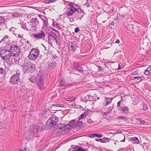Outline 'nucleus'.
<instances>
[{
    "label": "nucleus",
    "instance_id": "obj_1",
    "mask_svg": "<svg viewBox=\"0 0 151 151\" xmlns=\"http://www.w3.org/2000/svg\"><path fill=\"white\" fill-rule=\"evenodd\" d=\"M13 53L8 50L2 49L0 50V56L3 60H9Z\"/></svg>",
    "mask_w": 151,
    "mask_h": 151
},
{
    "label": "nucleus",
    "instance_id": "obj_2",
    "mask_svg": "<svg viewBox=\"0 0 151 151\" xmlns=\"http://www.w3.org/2000/svg\"><path fill=\"white\" fill-rule=\"evenodd\" d=\"M36 83L37 86L40 90H43L44 88V78L40 75H38L37 76Z\"/></svg>",
    "mask_w": 151,
    "mask_h": 151
},
{
    "label": "nucleus",
    "instance_id": "obj_3",
    "mask_svg": "<svg viewBox=\"0 0 151 151\" xmlns=\"http://www.w3.org/2000/svg\"><path fill=\"white\" fill-rule=\"evenodd\" d=\"M39 54V51L37 49L35 48L32 49L29 52L28 56V58L31 60H35L37 59Z\"/></svg>",
    "mask_w": 151,
    "mask_h": 151
},
{
    "label": "nucleus",
    "instance_id": "obj_4",
    "mask_svg": "<svg viewBox=\"0 0 151 151\" xmlns=\"http://www.w3.org/2000/svg\"><path fill=\"white\" fill-rule=\"evenodd\" d=\"M24 73H29L32 71L33 69L35 68V65L30 62L25 63L23 65Z\"/></svg>",
    "mask_w": 151,
    "mask_h": 151
},
{
    "label": "nucleus",
    "instance_id": "obj_5",
    "mask_svg": "<svg viewBox=\"0 0 151 151\" xmlns=\"http://www.w3.org/2000/svg\"><path fill=\"white\" fill-rule=\"evenodd\" d=\"M59 120V118L56 117H52L49 119L47 122V126H49L50 127H53L56 124L57 122Z\"/></svg>",
    "mask_w": 151,
    "mask_h": 151
},
{
    "label": "nucleus",
    "instance_id": "obj_6",
    "mask_svg": "<svg viewBox=\"0 0 151 151\" xmlns=\"http://www.w3.org/2000/svg\"><path fill=\"white\" fill-rule=\"evenodd\" d=\"M68 45L69 50L73 52H75L78 47L75 42H68Z\"/></svg>",
    "mask_w": 151,
    "mask_h": 151
},
{
    "label": "nucleus",
    "instance_id": "obj_7",
    "mask_svg": "<svg viewBox=\"0 0 151 151\" xmlns=\"http://www.w3.org/2000/svg\"><path fill=\"white\" fill-rule=\"evenodd\" d=\"M19 59V55L16 54V53H13L9 60L11 61L12 64H14L18 63Z\"/></svg>",
    "mask_w": 151,
    "mask_h": 151
},
{
    "label": "nucleus",
    "instance_id": "obj_8",
    "mask_svg": "<svg viewBox=\"0 0 151 151\" xmlns=\"http://www.w3.org/2000/svg\"><path fill=\"white\" fill-rule=\"evenodd\" d=\"M19 74L17 73L13 75L10 78V83L12 84H17L19 81Z\"/></svg>",
    "mask_w": 151,
    "mask_h": 151
},
{
    "label": "nucleus",
    "instance_id": "obj_9",
    "mask_svg": "<svg viewBox=\"0 0 151 151\" xmlns=\"http://www.w3.org/2000/svg\"><path fill=\"white\" fill-rule=\"evenodd\" d=\"M46 35L45 32L42 31H40L39 32L34 35V38L36 39L44 40Z\"/></svg>",
    "mask_w": 151,
    "mask_h": 151
},
{
    "label": "nucleus",
    "instance_id": "obj_10",
    "mask_svg": "<svg viewBox=\"0 0 151 151\" xmlns=\"http://www.w3.org/2000/svg\"><path fill=\"white\" fill-rule=\"evenodd\" d=\"M9 36L7 35H5L1 41L0 43L3 45V46H5L4 45H7L9 44Z\"/></svg>",
    "mask_w": 151,
    "mask_h": 151
},
{
    "label": "nucleus",
    "instance_id": "obj_11",
    "mask_svg": "<svg viewBox=\"0 0 151 151\" xmlns=\"http://www.w3.org/2000/svg\"><path fill=\"white\" fill-rule=\"evenodd\" d=\"M122 101H119L117 103V108L120 111L124 112H126L128 111V108L127 107L124 106H121L120 104Z\"/></svg>",
    "mask_w": 151,
    "mask_h": 151
},
{
    "label": "nucleus",
    "instance_id": "obj_12",
    "mask_svg": "<svg viewBox=\"0 0 151 151\" xmlns=\"http://www.w3.org/2000/svg\"><path fill=\"white\" fill-rule=\"evenodd\" d=\"M32 25V23L31 22V20L30 22H28L26 23L25 22H23L22 24V27L27 30H29Z\"/></svg>",
    "mask_w": 151,
    "mask_h": 151
},
{
    "label": "nucleus",
    "instance_id": "obj_13",
    "mask_svg": "<svg viewBox=\"0 0 151 151\" xmlns=\"http://www.w3.org/2000/svg\"><path fill=\"white\" fill-rule=\"evenodd\" d=\"M37 19H31V22L32 23V25L30 29H29V30H31L35 31L37 30V28L36 26L38 24V21Z\"/></svg>",
    "mask_w": 151,
    "mask_h": 151
},
{
    "label": "nucleus",
    "instance_id": "obj_14",
    "mask_svg": "<svg viewBox=\"0 0 151 151\" xmlns=\"http://www.w3.org/2000/svg\"><path fill=\"white\" fill-rule=\"evenodd\" d=\"M77 11L76 8H68L65 12L66 14L68 16H71L75 12Z\"/></svg>",
    "mask_w": 151,
    "mask_h": 151
},
{
    "label": "nucleus",
    "instance_id": "obj_15",
    "mask_svg": "<svg viewBox=\"0 0 151 151\" xmlns=\"http://www.w3.org/2000/svg\"><path fill=\"white\" fill-rule=\"evenodd\" d=\"M10 50L11 51L17 53L16 54H19L20 52V49L19 47L17 46H12L10 48Z\"/></svg>",
    "mask_w": 151,
    "mask_h": 151
},
{
    "label": "nucleus",
    "instance_id": "obj_16",
    "mask_svg": "<svg viewBox=\"0 0 151 151\" xmlns=\"http://www.w3.org/2000/svg\"><path fill=\"white\" fill-rule=\"evenodd\" d=\"M113 99L112 98H105L104 101L106 103H105L104 102L103 103L104 106H106L110 104Z\"/></svg>",
    "mask_w": 151,
    "mask_h": 151
},
{
    "label": "nucleus",
    "instance_id": "obj_17",
    "mask_svg": "<svg viewBox=\"0 0 151 151\" xmlns=\"http://www.w3.org/2000/svg\"><path fill=\"white\" fill-rule=\"evenodd\" d=\"M48 40L50 42H57V40L56 39L55 37L52 35H49Z\"/></svg>",
    "mask_w": 151,
    "mask_h": 151
},
{
    "label": "nucleus",
    "instance_id": "obj_18",
    "mask_svg": "<svg viewBox=\"0 0 151 151\" xmlns=\"http://www.w3.org/2000/svg\"><path fill=\"white\" fill-rule=\"evenodd\" d=\"M130 140L132 141V142L134 144H138L139 143V140L137 137H135L131 138Z\"/></svg>",
    "mask_w": 151,
    "mask_h": 151
},
{
    "label": "nucleus",
    "instance_id": "obj_19",
    "mask_svg": "<svg viewBox=\"0 0 151 151\" xmlns=\"http://www.w3.org/2000/svg\"><path fill=\"white\" fill-rule=\"evenodd\" d=\"M52 25L53 27H54L58 30L60 29H61L60 26V24L57 23L56 22H53Z\"/></svg>",
    "mask_w": 151,
    "mask_h": 151
},
{
    "label": "nucleus",
    "instance_id": "obj_20",
    "mask_svg": "<svg viewBox=\"0 0 151 151\" xmlns=\"http://www.w3.org/2000/svg\"><path fill=\"white\" fill-rule=\"evenodd\" d=\"M41 128L40 127H35L32 130L33 132L34 133H37L39 132Z\"/></svg>",
    "mask_w": 151,
    "mask_h": 151
},
{
    "label": "nucleus",
    "instance_id": "obj_21",
    "mask_svg": "<svg viewBox=\"0 0 151 151\" xmlns=\"http://www.w3.org/2000/svg\"><path fill=\"white\" fill-rule=\"evenodd\" d=\"M133 80L137 83L140 82L142 80L140 77H134Z\"/></svg>",
    "mask_w": 151,
    "mask_h": 151
},
{
    "label": "nucleus",
    "instance_id": "obj_22",
    "mask_svg": "<svg viewBox=\"0 0 151 151\" xmlns=\"http://www.w3.org/2000/svg\"><path fill=\"white\" fill-rule=\"evenodd\" d=\"M151 72V67H148L146 70H145V74L146 75H148Z\"/></svg>",
    "mask_w": 151,
    "mask_h": 151
},
{
    "label": "nucleus",
    "instance_id": "obj_23",
    "mask_svg": "<svg viewBox=\"0 0 151 151\" xmlns=\"http://www.w3.org/2000/svg\"><path fill=\"white\" fill-rule=\"evenodd\" d=\"M88 112H85L81 115L78 117V120H80L83 118H85Z\"/></svg>",
    "mask_w": 151,
    "mask_h": 151
},
{
    "label": "nucleus",
    "instance_id": "obj_24",
    "mask_svg": "<svg viewBox=\"0 0 151 151\" xmlns=\"http://www.w3.org/2000/svg\"><path fill=\"white\" fill-rule=\"evenodd\" d=\"M85 14L84 12L77 13L78 17L79 19H82Z\"/></svg>",
    "mask_w": 151,
    "mask_h": 151
},
{
    "label": "nucleus",
    "instance_id": "obj_25",
    "mask_svg": "<svg viewBox=\"0 0 151 151\" xmlns=\"http://www.w3.org/2000/svg\"><path fill=\"white\" fill-rule=\"evenodd\" d=\"M19 15V14L17 12H14L12 13V17L13 18H17V17Z\"/></svg>",
    "mask_w": 151,
    "mask_h": 151
},
{
    "label": "nucleus",
    "instance_id": "obj_26",
    "mask_svg": "<svg viewBox=\"0 0 151 151\" xmlns=\"http://www.w3.org/2000/svg\"><path fill=\"white\" fill-rule=\"evenodd\" d=\"M16 29L13 27H12L11 28L9 29V31L11 32H12V33L15 35L16 36H17V35L15 34L16 33Z\"/></svg>",
    "mask_w": 151,
    "mask_h": 151
},
{
    "label": "nucleus",
    "instance_id": "obj_27",
    "mask_svg": "<svg viewBox=\"0 0 151 151\" xmlns=\"http://www.w3.org/2000/svg\"><path fill=\"white\" fill-rule=\"evenodd\" d=\"M43 26L45 27H47L48 25L47 19H43Z\"/></svg>",
    "mask_w": 151,
    "mask_h": 151
},
{
    "label": "nucleus",
    "instance_id": "obj_28",
    "mask_svg": "<svg viewBox=\"0 0 151 151\" xmlns=\"http://www.w3.org/2000/svg\"><path fill=\"white\" fill-rule=\"evenodd\" d=\"M5 24L4 19H0V27L4 25Z\"/></svg>",
    "mask_w": 151,
    "mask_h": 151
},
{
    "label": "nucleus",
    "instance_id": "obj_29",
    "mask_svg": "<svg viewBox=\"0 0 151 151\" xmlns=\"http://www.w3.org/2000/svg\"><path fill=\"white\" fill-rule=\"evenodd\" d=\"M117 118L118 119H119V120H124V121H126L127 120V119L125 118L124 117L121 116V117H117Z\"/></svg>",
    "mask_w": 151,
    "mask_h": 151
},
{
    "label": "nucleus",
    "instance_id": "obj_30",
    "mask_svg": "<svg viewBox=\"0 0 151 151\" xmlns=\"http://www.w3.org/2000/svg\"><path fill=\"white\" fill-rule=\"evenodd\" d=\"M73 4V3H68V4L70 6V7L69 8H75Z\"/></svg>",
    "mask_w": 151,
    "mask_h": 151
},
{
    "label": "nucleus",
    "instance_id": "obj_31",
    "mask_svg": "<svg viewBox=\"0 0 151 151\" xmlns=\"http://www.w3.org/2000/svg\"><path fill=\"white\" fill-rule=\"evenodd\" d=\"M120 136L121 137L124 138V139L123 140L121 141L120 142H125V136L123 134H121L120 135Z\"/></svg>",
    "mask_w": 151,
    "mask_h": 151
},
{
    "label": "nucleus",
    "instance_id": "obj_32",
    "mask_svg": "<svg viewBox=\"0 0 151 151\" xmlns=\"http://www.w3.org/2000/svg\"><path fill=\"white\" fill-rule=\"evenodd\" d=\"M148 108V106L147 104H143V109L144 110H146Z\"/></svg>",
    "mask_w": 151,
    "mask_h": 151
},
{
    "label": "nucleus",
    "instance_id": "obj_33",
    "mask_svg": "<svg viewBox=\"0 0 151 151\" xmlns=\"http://www.w3.org/2000/svg\"><path fill=\"white\" fill-rule=\"evenodd\" d=\"M113 109V106H111L109 107V108L108 109V111L110 113L111 112V111Z\"/></svg>",
    "mask_w": 151,
    "mask_h": 151
},
{
    "label": "nucleus",
    "instance_id": "obj_34",
    "mask_svg": "<svg viewBox=\"0 0 151 151\" xmlns=\"http://www.w3.org/2000/svg\"><path fill=\"white\" fill-rule=\"evenodd\" d=\"M88 137L91 138H94L96 137V133L90 134L88 136Z\"/></svg>",
    "mask_w": 151,
    "mask_h": 151
},
{
    "label": "nucleus",
    "instance_id": "obj_35",
    "mask_svg": "<svg viewBox=\"0 0 151 151\" xmlns=\"http://www.w3.org/2000/svg\"><path fill=\"white\" fill-rule=\"evenodd\" d=\"M96 137L99 138H101L102 137V135L101 134H96Z\"/></svg>",
    "mask_w": 151,
    "mask_h": 151
},
{
    "label": "nucleus",
    "instance_id": "obj_36",
    "mask_svg": "<svg viewBox=\"0 0 151 151\" xmlns=\"http://www.w3.org/2000/svg\"><path fill=\"white\" fill-rule=\"evenodd\" d=\"M84 5L86 6V7H89L90 6V4L88 1H86L85 4H84Z\"/></svg>",
    "mask_w": 151,
    "mask_h": 151
},
{
    "label": "nucleus",
    "instance_id": "obj_37",
    "mask_svg": "<svg viewBox=\"0 0 151 151\" xmlns=\"http://www.w3.org/2000/svg\"><path fill=\"white\" fill-rule=\"evenodd\" d=\"M32 17V16L31 15H29V16H28L27 17L28 18V19L29 18H31V19H37L36 17H35V18Z\"/></svg>",
    "mask_w": 151,
    "mask_h": 151
},
{
    "label": "nucleus",
    "instance_id": "obj_38",
    "mask_svg": "<svg viewBox=\"0 0 151 151\" xmlns=\"http://www.w3.org/2000/svg\"><path fill=\"white\" fill-rule=\"evenodd\" d=\"M29 80L32 83H34L35 82V79L34 78H32L29 79Z\"/></svg>",
    "mask_w": 151,
    "mask_h": 151
},
{
    "label": "nucleus",
    "instance_id": "obj_39",
    "mask_svg": "<svg viewBox=\"0 0 151 151\" xmlns=\"http://www.w3.org/2000/svg\"><path fill=\"white\" fill-rule=\"evenodd\" d=\"M79 31V29L78 27L76 28L75 29V32L76 33H77V32H78Z\"/></svg>",
    "mask_w": 151,
    "mask_h": 151
},
{
    "label": "nucleus",
    "instance_id": "obj_40",
    "mask_svg": "<svg viewBox=\"0 0 151 151\" xmlns=\"http://www.w3.org/2000/svg\"><path fill=\"white\" fill-rule=\"evenodd\" d=\"M44 3L45 4H47L50 3V0H46L44 1Z\"/></svg>",
    "mask_w": 151,
    "mask_h": 151
},
{
    "label": "nucleus",
    "instance_id": "obj_41",
    "mask_svg": "<svg viewBox=\"0 0 151 151\" xmlns=\"http://www.w3.org/2000/svg\"><path fill=\"white\" fill-rule=\"evenodd\" d=\"M59 105V104H55V105L54 106H59V107H63V105L62 104V105L60 104V106Z\"/></svg>",
    "mask_w": 151,
    "mask_h": 151
},
{
    "label": "nucleus",
    "instance_id": "obj_42",
    "mask_svg": "<svg viewBox=\"0 0 151 151\" xmlns=\"http://www.w3.org/2000/svg\"><path fill=\"white\" fill-rule=\"evenodd\" d=\"M70 101H74L75 99V97H71L70 98Z\"/></svg>",
    "mask_w": 151,
    "mask_h": 151
},
{
    "label": "nucleus",
    "instance_id": "obj_43",
    "mask_svg": "<svg viewBox=\"0 0 151 151\" xmlns=\"http://www.w3.org/2000/svg\"><path fill=\"white\" fill-rule=\"evenodd\" d=\"M4 71V69L1 67H0V73H2Z\"/></svg>",
    "mask_w": 151,
    "mask_h": 151
},
{
    "label": "nucleus",
    "instance_id": "obj_44",
    "mask_svg": "<svg viewBox=\"0 0 151 151\" xmlns=\"http://www.w3.org/2000/svg\"><path fill=\"white\" fill-rule=\"evenodd\" d=\"M96 141H100L101 142H104L103 139H96Z\"/></svg>",
    "mask_w": 151,
    "mask_h": 151
},
{
    "label": "nucleus",
    "instance_id": "obj_45",
    "mask_svg": "<svg viewBox=\"0 0 151 151\" xmlns=\"http://www.w3.org/2000/svg\"><path fill=\"white\" fill-rule=\"evenodd\" d=\"M17 35H18V36L20 38H22L23 37V35H18L17 34H16Z\"/></svg>",
    "mask_w": 151,
    "mask_h": 151
},
{
    "label": "nucleus",
    "instance_id": "obj_46",
    "mask_svg": "<svg viewBox=\"0 0 151 151\" xmlns=\"http://www.w3.org/2000/svg\"><path fill=\"white\" fill-rule=\"evenodd\" d=\"M77 11H78V13H80L81 12H83L82 11V10L81 9H78V10H77Z\"/></svg>",
    "mask_w": 151,
    "mask_h": 151
},
{
    "label": "nucleus",
    "instance_id": "obj_47",
    "mask_svg": "<svg viewBox=\"0 0 151 151\" xmlns=\"http://www.w3.org/2000/svg\"><path fill=\"white\" fill-rule=\"evenodd\" d=\"M56 1H57V0H50V3L54 2Z\"/></svg>",
    "mask_w": 151,
    "mask_h": 151
},
{
    "label": "nucleus",
    "instance_id": "obj_48",
    "mask_svg": "<svg viewBox=\"0 0 151 151\" xmlns=\"http://www.w3.org/2000/svg\"><path fill=\"white\" fill-rule=\"evenodd\" d=\"M140 122L141 123L144 124L145 123V122L143 120H140Z\"/></svg>",
    "mask_w": 151,
    "mask_h": 151
},
{
    "label": "nucleus",
    "instance_id": "obj_49",
    "mask_svg": "<svg viewBox=\"0 0 151 151\" xmlns=\"http://www.w3.org/2000/svg\"><path fill=\"white\" fill-rule=\"evenodd\" d=\"M75 121L74 120H73L70 122V123L71 124H73L75 123Z\"/></svg>",
    "mask_w": 151,
    "mask_h": 151
},
{
    "label": "nucleus",
    "instance_id": "obj_50",
    "mask_svg": "<svg viewBox=\"0 0 151 151\" xmlns=\"http://www.w3.org/2000/svg\"><path fill=\"white\" fill-rule=\"evenodd\" d=\"M109 113V112H108V111H107V112H104V114L106 115H107Z\"/></svg>",
    "mask_w": 151,
    "mask_h": 151
},
{
    "label": "nucleus",
    "instance_id": "obj_51",
    "mask_svg": "<svg viewBox=\"0 0 151 151\" xmlns=\"http://www.w3.org/2000/svg\"><path fill=\"white\" fill-rule=\"evenodd\" d=\"M40 18L41 19L42 18H44V17H45V16L44 15H40L39 16Z\"/></svg>",
    "mask_w": 151,
    "mask_h": 151
},
{
    "label": "nucleus",
    "instance_id": "obj_52",
    "mask_svg": "<svg viewBox=\"0 0 151 151\" xmlns=\"http://www.w3.org/2000/svg\"><path fill=\"white\" fill-rule=\"evenodd\" d=\"M65 100H66V101H70V99L69 98H65Z\"/></svg>",
    "mask_w": 151,
    "mask_h": 151
},
{
    "label": "nucleus",
    "instance_id": "obj_53",
    "mask_svg": "<svg viewBox=\"0 0 151 151\" xmlns=\"http://www.w3.org/2000/svg\"><path fill=\"white\" fill-rule=\"evenodd\" d=\"M118 65H119V68H118L117 69L118 70H119L121 69L122 68V67H121L120 66L119 64Z\"/></svg>",
    "mask_w": 151,
    "mask_h": 151
},
{
    "label": "nucleus",
    "instance_id": "obj_54",
    "mask_svg": "<svg viewBox=\"0 0 151 151\" xmlns=\"http://www.w3.org/2000/svg\"><path fill=\"white\" fill-rule=\"evenodd\" d=\"M44 150L43 148L40 149L38 150V151H43Z\"/></svg>",
    "mask_w": 151,
    "mask_h": 151
},
{
    "label": "nucleus",
    "instance_id": "obj_55",
    "mask_svg": "<svg viewBox=\"0 0 151 151\" xmlns=\"http://www.w3.org/2000/svg\"><path fill=\"white\" fill-rule=\"evenodd\" d=\"M119 39L116 40V41L115 43H119Z\"/></svg>",
    "mask_w": 151,
    "mask_h": 151
},
{
    "label": "nucleus",
    "instance_id": "obj_56",
    "mask_svg": "<svg viewBox=\"0 0 151 151\" xmlns=\"http://www.w3.org/2000/svg\"><path fill=\"white\" fill-rule=\"evenodd\" d=\"M26 150H27V149L26 148H24L23 150H20L19 151H26Z\"/></svg>",
    "mask_w": 151,
    "mask_h": 151
},
{
    "label": "nucleus",
    "instance_id": "obj_57",
    "mask_svg": "<svg viewBox=\"0 0 151 151\" xmlns=\"http://www.w3.org/2000/svg\"><path fill=\"white\" fill-rule=\"evenodd\" d=\"M114 22H112L111 23V24L113 26L114 25Z\"/></svg>",
    "mask_w": 151,
    "mask_h": 151
},
{
    "label": "nucleus",
    "instance_id": "obj_58",
    "mask_svg": "<svg viewBox=\"0 0 151 151\" xmlns=\"http://www.w3.org/2000/svg\"><path fill=\"white\" fill-rule=\"evenodd\" d=\"M64 16V15H61L60 16V19H62V18H63V17Z\"/></svg>",
    "mask_w": 151,
    "mask_h": 151
},
{
    "label": "nucleus",
    "instance_id": "obj_59",
    "mask_svg": "<svg viewBox=\"0 0 151 151\" xmlns=\"http://www.w3.org/2000/svg\"><path fill=\"white\" fill-rule=\"evenodd\" d=\"M93 109H97V108H96L95 106H93Z\"/></svg>",
    "mask_w": 151,
    "mask_h": 151
},
{
    "label": "nucleus",
    "instance_id": "obj_60",
    "mask_svg": "<svg viewBox=\"0 0 151 151\" xmlns=\"http://www.w3.org/2000/svg\"><path fill=\"white\" fill-rule=\"evenodd\" d=\"M118 142L117 141L115 142H114V144L115 145H116L117 144V143Z\"/></svg>",
    "mask_w": 151,
    "mask_h": 151
},
{
    "label": "nucleus",
    "instance_id": "obj_61",
    "mask_svg": "<svg viewBox=\"0 0 151 151\" xmlns=\"http://www.w3.org/2000/svg\"><path fill=\"white\" fill-rule=\"evenodd\" d=\"M63 127H59V128L60 129H63Z\"/></svg>",
    "mask_w": 151,
    "mask_h": 151
},
{
    "label": "nucleus",
    "instance_id": "obj_62",
    "mask_svg": "<svg viewBox=\"0 0 151 151\" xmlns=\"http://www.w3.org/2000/svg\"><path fill=\"white\" fill-rule=\"evenodd\" d=\"M42 45H43V47L45 48V45H44L43 44H42Z\"/></svg>",
    "mask_w": 151,
    "mask_h": 151
},
{
    "label": "nucleus",
    "instance_id": "obj_63",
    "mask_svg": "<svg viewBox=\"0 0 151 151\" xmlns=\"http://www.w3.org/2000/svg\"><path fill=\"white\" fill-rule=\"evenodd\" d=\"M97 99L98 100H99L100 99V98L99 97H97Z\"/></svg>",
    "mask_w": 151,
    "mask_h": 151
},
{
    "label": "nucleus",
    "instance_id": "obj_64",
    "mask_svg": "<svg viewBox=\"0 0 151 151\" xmlns=\"http://www.w3.org/2000/svg\"><path fill=\"white\" fill-rule=\"evenodd\" d=\"M94 102H93L92 103V104H94Z\"/></svg>",
    "mask_w": 151,
    "mask_h": 151
}]
</instances>
